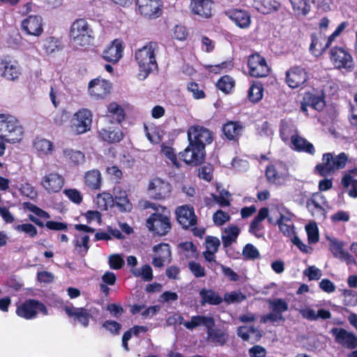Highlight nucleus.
I'll use <instances>...</instances> for the list:
<instances>
[{"label":"nucleus","instance_id":"nucleus-1","mask_svg":"<svg viewBox=\"0 0 357 357\" xmlns=\"http://www.w3.org/2000/svg\"><path fill=\"white\" fill-rule=\"evenodd\" d=\"M158 45L155 42H149L142 48L136 50L135 58L139 66V75L145 79L153 70L158 69L155 54Z\"/></svg>","mask_w":357,"mask_h":357},{"label":"nucleus","instance_id":"nucleus-2","mask_svg":"<svg viewBox=\"0 0 357 357\" xmlns=\"http://www.w3.org/2000/svg\"><path fill=\"white\" fill-rule=\"evenodd\" d=\"M152 205L155 212L146 219V226L154 235L165 236L172 229L170 211L165 206Z\"/></svg>","mask_w":357,"mask_h":357},{"label":"nucleus","instance_id":"nucleus-3","mask_svg":"<svg viewBox=\"0 0 357 357\" xmlns=\"http://www.w3.org/2000/svg\"><path fill=\"white\" fill-rule=\"evenodd\" d=\"M69 36L76 45L82 47L91 45L95 38L93 30L84 18L77 19L72 23Z\"/></svg>","mask_w":357,"mask_h":357},{"label":"nucleus","instance_id":"nucleus-4","mask_svg":"<svg viewBox=\"0 0 357 357\" xmlns=\"http://www.w3.org/2000/svg\"><path fill=\"white\" fill-rule=\"evenodd\" d=\"M23 134V127L17 119L10 114H0V135L8 143L20 142Z\"/></svg>","mask_w":357,"mask_h":357},{"label":"nucleus","instance_id":"nucleus-5","mask_svg":"<svg viewBox=\"0 0 357 357\" xmlns=\"http://www.w3.org/2000/svg\"><path fill=\"white\" fill-rule=\"evenodd\" d=\"M348 156L342 152L335 157L331 153H326L322 155V162L315 166V170L321 176H327L336 170L343 169L347 162Z\"/></svg>","mask_w":357,"mask_h":357},{"label":"nucleus","instance_id":"nucleus-6","mask_svg":"<svg viewBox=\"0 0 357 357\" xmlns=\"http://www.w3.org/2000/svg\"><path fill=\"white\" fill-rule=\"evenodd\" d=\"M329 59L335 68L352 72L355 68L353 56L346 47L334 46L328 52Z\"/></svg>","mask_w":357,"mask_h":357},{"label":"nucleus","instance_id":"nucleus-7","mask_svg":"<svg viewBox=\"0 0 357 357\" xmlns=\"http://www.w3.org/2000/svg\"><path fill=\"white\" fill-rule=\"evenodd\" d=\"M309 79L308 72L301 66H293L285 72L284 82L291 89H304Z\"/></svg>","mask_w":357,"mask_h":357},{"label":"nucleus","instance_id":"nucleus-8","mask_svg":"<svg viewBox=\"0 0 357 357\" xmlns=\"http://www.w3.org/2000/svg\"><path fill=\"white\" fill-rule=\"evenodd\" d=\"M93 114L91 110L82 108L76 112L70 121V130L75 135H82L91 128Z\"/></svg>","mask_w":357,"mask_h":357},{"label":"nucleus","instance_id":"nucleus-9","mask_svg":"<svg viewBox=\"0 0 357 357\" xmlns=\"http://www.w3.org/2000/svg\"><path fill=\"white\" fill-rule=\"evenodd\" d=\"M38 312H42L44 315L48 314L45 304L35 299H26L16 307L17 315L27 320L36 318Z\"/></svg>","mask_w":357,"mask_h":357},{"label":"nucleus","instance_id":"nucleus-10","mask_svg":"<svg viewBox=\"0 0 357 357\" xmlns=\"http://www.w3.org/2000/svg\"><path fill=\"white\" fill-rule=\"evenodd\" d=\"M22 75V67L13 56L6 54L0 56V76L9 81H17Z\"/></svg>","mask_w":357,"mask_h":357},{"label":"nucleus","instance_id":"nucleus-11","mask_svg":"<svg viewBox=\"0 0 357 357\" xmlns=\"http://www.w3.org/2000/svg\"><path fill=\"white\" fill-rule=\"evenodd\" d=\"M188 139L198 149L205 151L206 145L211 144L213 141V132L202 126L194 125L188 130Z\"/></svg>","mask_w":357,"mask_h":357},{"label":"nucleus","instance_id":"nucleus-12","mask_svg":"<svg viewBox=\"0 0 357 357\" xmlns=\"http://www.w3.org/2000/svg\"><path fill=\"white\" fill-rule=\"evenodd\" d=\"M248 72L253 77H266L271 71L266 59L258 52L251 54L248 57Z\"/></svg>","mask_w":357,"mask_h":357},{"label":"nucleus","instance_id":"nucleus-13","mask_svg":"<svg viewBox=\"0 0 357 357\" xmlns=\"http://www.w3.org/2000/svg\"><path fill=\"white\" fill-rule=\"evenodd\" d=\"M265 175L268 183L281 184L288 176L289 169L284 162L279 161L267 165Z\"/></svg>","mask_w":357,"mask_h":357},{"label":"nucleus","instance_id":"nucleus-14","mask_svg":"<svg viewBox=\"0 0 357 357\" xmlns=\"http://www.w3.org/2000/svg\"><path fill=\"white\" fill-rule=\"evenodd\" d=\"M172 187L165 180L156 177L149 183L148 190L154 199H165L171 196Z\"/></svg>","mask_w":357,"mask_h":357},{"label":"nucleus","instance_id":"nucleus-15","mask_svg":"<svg viewBox=\"0 0 357 357\" xmlns=\"http://www.w3.org/2000/svg\"><path fill=\"white\" fill-rule=\"evenodd\" d=\"M179 157L185 164L197 166L204 160L205 151L198 149L190 140L184 151L179 153Z\"/></svg>","mask_w":357,"mask_h":357},{"label":"nucleus","instance_id":"nucleus-16","mask_svg":"<svg viewBox=\"0 0 357 357\" xmlns=\"http://www.w3.org/2000/svg\"><path fill=\"white\" fill-rule=\"evenodd\" d=\"M331 333L335 342L344 348L354 349L357 347V336L343 328H333Z\"/></svg>","mask_w":357,"mask_h":357},{"label":"nucleus","instance_id":"nucleus-17","mask_svg":"<svg viewBox=\"0 0 357 357\" xmlns=\"http://www.w3.org/2000/svg\"><path fill=\"white\" fill-rule=\"evenodd\" d=\"M63 310L69 318L73 319L75 323L84 328L89 326L90 319L93 317L91 310L86 307H75L71 304L64 306Z\"/></svg>","mask_w":357,"mask_h":357},{"label":"nucleus","instance_id":"nucleus-18","mask_svg":"<svg viewBox=\"0 0 357 357\" xmlns=\"http://www.w3.org/2000/svg\"><path fill=\"white\" fill-rule=\"evenodd\" d=\"M112 84L100 77L91 79L89 83L88 91L95 99H103L110 93Z\"/></svg>","mask_w":357,"mask_h":357},{"label":"nucleus","instance_id":"nucleus-19","mask_svg":"<svg viewBox=\"0 0 357 357\" xmlns=\"http://www.w3.org/2000/svg\"><path fill=\"white\" fill-rule=\"evenodd\" d=\"M176 218L178 223L185 229L196 226L197 217L195 215L194 207L190 205L178 206L176 211Z\"/></svg>","mask_w":357,"mask_h":357},{"label":"nucleus","instance_id":"nucleus-20","mask_svg":"<svg viewBox=\"0 0 357 357\" xmlns=\"http://www.w3.org/2000/svg\"><path fill=\"white\" fill-rule=\"evenodd\" d=\"M344 243L336 238H328V249L335 258L345 261L348 265H356L353 255L344 250Z\"/></svg>","mask_w":357,"mask_h":357},{"label":"nucleus","instance_id":"nucleus-21","mask_svg":"<svg viewBox=\"0 0 357 357\" xmlns=\"http://www.w3.org/2000/svg\"><path fill=\"white\" fill-rule=\"evenodd\" d=\"M243 124L240 121H227L222 126V139L229 142H238L243 135Z\"/></svg>","mask_w":357,"mask_h":357},{"label":"nucleus","instance_id":"nucleus-22","mask_svg":"<svg viewBox=\"0 0 357 357\" xmlns=\"http://www.w3.org/2000/svg\"><path fill=\"white\" fill-rule=\"evenodd\" d=\"M22 29L28 35L40 36L43 32L42 17L37 15L28 16L22 22Z\"/></svg>","mask_w":357,"mask_h":357},{"label":"nucleus","instance_id":"nucleus-23","mask_svg":"<svg viewBox=\"0 0 357 357\" xmlns=\"http://www.w3.org/2000/svg\"><path fill=\"white\" fill-rule=\"evenodd\" d=\"M227 16L238 27L248 29L251 24V15L245 10L238 8H230L225 12Z\"/></svg>","mask_w":357,"mask_h":357},{"label":"nucleus","instance_id":"nucleus-24","mask_svg":"<svg viewBox=\"0 0 357 357\" xmlns=\"http://www.w3.org/2000/svg\"><path fill=\"white\" fill-rule=\"evenodd\" d=\"M40 185L49 193L59 192L64 185V178L59 174L52 172L43 177Z\"/></svg>","mask_w":357,"mask_h":357},{"label":"nucleus","instance_id":"nucleus-25","mask_svg":"<svg viewBox=\"0 0 357 357\" xmlns=\"http://www.w3.org/2000/svg\"><path fill=\"white\" fill-rule=\"evenodd\" d=\"M113 204L117 207L120 212H130L132 209V204L128 197V193L121 186H115L113 190Z\"/></svg>","mask_w":357,"mask_h":357},{"label":"nucleus","instance_id":"nucleus-26","mask_svg":"<svg viewBox=\"0 0 357 357\" xmlns=\"http://www.w3.org/2000/svg\"><path fill=\"white\" fill-rule=\"evenodd\" d=\"M135 3L141 15L149 17L158 16L162 6L161 0H135Z\"/></svg>","mask_w":357,"mask_h":357},{"label":"nucleus","instance_id":"nucleus-27","mask_svg":"<svg viewBox=\"0 0 357 357\" xmlns=\"http://www.w3.org/2000/svg\"><path fill=\"white\" fill-rule=\"evenodd\" d=\"M123 51V46L122 41L119 39H115L112 44L103 51L102 57L105 61L115 63L122 57Z\"/></svg>","mask_w":357,"mask_h":357},{"label":"nucleus","instance_id":"nucleus-28","mask_svg":"<svg viewBox=\"0 0 357 357\" xmlns=\"http://www.w3.org/2000/svg\"><path fill=\"white\" fill-rule=\"evenodd\" d=\"M291 149L296 152L306 153L311 155L315 153L314 145L297 133L291 136Z\"/></svg>","mask_w":357,"mask_h":357},{"label":"nucleus","instance_id":"nucleus-29","mask_svg":"<svg viewBox=\"0 0 357 357\" xmlns=\"http://www.w3.org/2000/svg\"><path fill=\"white\" fill-rule=\"evenodd\" d=\"M190 8L194 14L204 18L212 15V1L209 0H191Z\"/></svg>","mask_w":357,"mask_h":357},{"label":"nucleus","instance_id":"nucleus-30","mask_svg":"<svg viewBox=\"0 0 357 357\" xmlns=\"http://www.w3.org/2000/svg\"><path fill=\"white\" fill-rule=\"evenodd\" d=\"M201 298L200 304L204 306L206 304L211 305H218L222 303L223 298L211 289L202 288L199 292Z\"/></svg>","mask_w":357,"mask_h":357},{"label":"nucleus","instance_id":"nucleus-31","mask_svg":"<svg viewBox=\"0 0 357 357\" xmlns=\"http://www.w3.org/2000/svg\"><path fill=\"white\" fill-rule=\"evenodd\" d=\"M98 137L109 144L118 143L123 138V133L120 129L102 128L98 132Z\"/></svg>","mask_w":357,"mask_h":357},{"label":"nucleus","instance_id":"nucleus-32","mask_svg":"<svg viewBox=\"0 0 357 357\" xmlns=\"http://www.w3.org/2000/svg\"><path fill=\"white\" fill-rule=\"evenodd\" d=\"M268 208L263 207L258 211L257 215L254 218L249 226V232L257 237H261L262 234H259V231L264 229L261 222L268 218Z\"/></svg>","mask_w":357,"mask_h":357},{"label":"nucleus","instance_id":"nucleus-33","mask_svg":"<svg viewBox=\"0 0 357 357\" xmlns=\"http://www.w3.org/2000/svg\"><path fill=\"white\" fill-rule=\"evenodd\" d=\"M326 37L321 32L312 33L311 34V43L309 47L310 52L314 56L321 55L328 47H325Z\"/></svg>","mask_w":357,"mask_h":357},{"label":"nucleus","instance_id":"nucleus-34","mask_svg":"<svg viewBox=\"0 0 357 357\" xmlns=\"http://www.w3.org/2000/svg\"><path fill=\"white\" fill-rule=\"evenodd\" d=\"M183 326L189 330H193L200 326H204L207 329L208 326H215V320L211 317L196 315L192 316L190 321L184 322Z\"/></svg>","mask_w":357,"mask_h":357},{"label":"nucleus","instance_id":"nucleus-35","mask_svg":"<svg viewBox=\"0 0 357 357\" xmlns=\"http://www.w3.org/2000/svg\"><path fill=\"white\" fill-rule=\"evenodd\" d=\"M84 184L89 189L93 190H99L102 184V176L100 171L97 169L89 170L84 174Z\"/></svg>","mask_w":357,"mask_h":357},{"label":"nucleus","instance_id":"nucleus-36","mask_svg":"<svg viewBox=\"0 0 357 357\" xmlns=\"http://www.w3.org/2000/svg\"><path fill=\"white\" fill-rule=\"evenodd\" d=\"M214 326H208L207 328V340L218 346H224L229 335L227 332L220 329L214 328Z\"/></svg>","mask_w":357,"mask_h":357},{"label":"nucleus","instance_id":"nucleus-37","mask_svg":"<svg viewBox=\"0 0 357 357\" xmlns=\"http://www.w3.org/2000/svg\"><path fill=\"white\" fill-rule=\"evenodd\" d=\"M341 185L350 197L357 198V179L349 172L342 177Z\"/></svg>","mask_w":357,"mask_h":357},{"label":"nucleus","instance_id":"nucleus-38","mask_svg":"<svg viewBox=\"0 0 357 357\" xmlns=\"http://www.w3.org/2000/svg\"><path fill=\"white\" fill-rule=\"evenodd\" d=\"M33 147L40 155H47L52 154L54 146V144L45 138L36 137L33 142Z\"/></svg>","mask_w":357,"mask_h":357},{"label":"nucleus","instance_id":"nucleus-39","mask_svg":"<svg viewBox=\"0 0 357 357\" xmlns=\"http://www.w3.org/2000/svg\"><path fill=\"white\" fill-rule=\"evenodd\" d=\"M264 84L259 81H252L248 91V98L252 103L259 102L264 96Z\"/></svg>","mask_w":357,"mask_h":357},{"label":"nucleus","instance_id":"nucleus-40","mask_svg":"<svg viewBox=\"0 0 357 357\" xmlns=\"http://www.w3.org/2000/svg\"><path fill=\"white\" fill-rule=\"evenodd\" d=\"M303 100L307 105L317 111H321L325 107L324 97L315 95L310 91L304 93Z\"/></svg>","mask_w":357,"mask_h":357},{"label":"nucleus","instance_id":"nucleus-41","mask_svg":"<svg viewBox=\"0 0 357 357\" xmlns=\"http://www.w3.org/2000/svg\"><path fill=\"white\" fill-rule=\"evenodd\" d=\"M240 234V229L236 225H231L225 229L222 236V245L225 248L229 247L236 239Z\"/></svg>","mask_w":357,"mask_h":357},{"label":"nucleus","instance_id":"nucleus-42","mask_svg":"<svg viewBox=\"0 0 357 357\" xmlns=\"http://www.w3.org/2000/svg\"><path fill=\"white\" fill-rule=\"evenodd\" d=\"M237 335L244 341H249L250 335L255 336V340L258 341L261 337L260 331L253 326H241L238 327Z\"/></svg>","mask_w":357,"mask_h":357},{"label":"nucleus","instance_id":"nucleus-43","mask_svg":"<svg viewBox=\"0 0 357 357\" xmlns=\"http://www.w3.org/2000/svg\"><path fill=\"white\" fill-rule=\"evenodd\" d=\"M108 116L112 122L121 123L125 119L126 114L123 109L117 103L112 102L108 106Z\"/></svg>","mask_w":357,"mask_h":357},{"label":"nucleus","instance_id":"nucleus-44","mask_svg":"<svg viewBox=\"0 0 357 357\" xmlns=\"http://www.w3.org/2000/svg\"><path fill=\"white\" fill-rule=\"evenodd\" d=\"M296 15H307L311 8L310 0H289Z\"/></svg>","mask_w":357,"mask_h":357},{"label":"nucleus","instance_id":"nucleus-45","mask_svg":"<svg viewBox=\"0 0 357 357\" xmlns=\"http://www.w3.org/2000/svg\"><path fill=\"white\" fill-rule=\"evenodd\" d=\"M216 87L222 93L229 94L235 87V80L229 75H223L218 80Z\"/></svg>","mask_w":357,"mask_h":357},{"label":"nucleus","instance_id":"nucleus-46","mask_svg":"<svg viewBox=\"0 0 357 357\" xmlns=\"http://www.w3.org/2000/svg\"><path fill=\"white\" fill-rule=\"evenodd\" d=\"M61 48V41L55 37H47L43 40V50L47 54H51Z\"/></svg>","mask_w":357,"mask_h":357},{"label":"nucleus","instance_id":"nucleus-47","mask_svg":"<svg viewBox=\"0 0 357 357\" xmlns=\"http://www.w3.org/2000/svg\"><path fill=\"white\" fill-rule=\"evenodd\" d=\"M280 6V3L275 0H259L257 9L263 14H268L277 10Z\"/></svg>","mask_w":357,"mask_h":357},{"label":"nucleus","instance_id":"nucleus-48","mask_svg":"<svg viewBox=\"0 0 357 357\" xmlns=\"http://www.w3.org/2000/svg\"><path fill=\"white\" fill-rule=\"evenodd\" d=\"M96 204L101 211H107L108 208L113 206V196L109 193L98 194L96 197Z\"/></svg>","mask_w":357,"mask_h":357},{"label":"nucleus","instance_id":"nucleus-49","mask_svg":"<svg viewBox=\"0 0 357 357\" xmlns=\"http://www.w3.org/2000/svg\"><path fill=\"white\" fill-rule=\"evenodd\" d=\"M305 231L307 235L309 244L317 243L319 240L318 227L316 222H310L305 225Z\"/></svg>","mask_w":357,"mask_h":357},{"label":"nucleus","instance_id":"nucleus-50","mask_svg":"<svg viewBox=\"0 0 357 357\" xmlns=\"http://www.w3.org/2000/svg\"><path fill=\"white\" fill-rule=\"evenodd\" d=\"M268 304L271 310L278 314H282L289 308L288 303L282 298L270 300Z\"/></svg>","mask_w":357,"mask_h":357},{"label":"nucleus","instance_id":"nucleus-51","mask_svg":"<svg viewBox=\"0 0 357 357\" xmlns=\"http://www.w3.org/2000/svg\"><path fill=\"white\" fill-rule=\"evenodd\" d=\"M13 229L19 232L24 233L30 238H35L38 235L36 227L31 223H24L13 225Z\"/></svg>","mask_w":357,"mask_h":357},{"label":"nucleus","instance_id":"nucleus-52","mask_svg":"<svg viewBox=\"0 0 357 357\" xmlns=\"http://www.w3.org/2000/svg\"><path fill=\"white\" fill-rule=\"evenodd\" d=\"M132 273L135 277H142L144 281L149 282L153 280V271L150 265H143L141 269H132Z\"/></svg>","mask_w":357,"mask_h":357},{"label":"nucleus","instance_id":"nucleus-53","mask_svg":"<svg viewBox=\"0 0 357 357\" xmlns=\"http://www.w3.org/2000/svg\"><path fill=\"white\" fill-rule=\"evenodd\" d=\"M63 153L75 165H79L84 162L85 155L80 151H74L73 149H66Z\"/></svg>","mask_w":357,"mask_h":357},{"label":"nucleus","instance_id":"nucleus-54","mask_svg":"<svg viewBox=\"0 0 357 357\" xmlns=\"http://www.w3.org/2000/svg\"><path fill=\"white\" fill-rule=\"evenodd\" d=\"M187 89L192 93L193 98L196 100L203 99L206 97L204 86H200L195 82H190L187 85Z\"/></svg>","mask_w":357,"mask_h":357},{"label":"nucleus","instance_id":"nucleus-55","mask_svg":"<svg viewBox=\"0 0 357 357\" xmlns=\"http://www.w3.org/2000/svg\"><path fill=\"white\" fill-rule=\"evenodd\" d=\"M245 299L246 296L242 294L240 291H234L230 293H225L223 298V301L228 304L241 303Z\"/></svg>","mask_w":357,"mask_h":357},{"label":"nucleus","instance_id":"nucleus-56","mask_svg":"<svg viewBox=\"0 0 357 357\" xmlns=\"http://www.w3.org/2000/svg\"><path fill=\"white\" fill-rule=\"evenodd\" d=\"M242 255L245 259L253 260L260 257L259 250L251 243H248L243 247Z\"/></svg>","mask_w":357,"mask_h":357},{"label":"nucleus","instance_id":"nucleus-57","mask_svg":"<svg viewBox=\"0 0 357 357\" xmlns=\"http://www.w3.org/2000/svg\"><path fill=\"white\" fill-rule=\"evenodd\" d=\"M23 207L24 208L33 212L36 215H37L39 218L45 219L50 218V214L47 211L43 210L42 208H39L38 206L34 205L31 202H24Z\"/></svg>","mask_w":357,"mask_h":357},{"label":"nucleus","instance_id":"nucleus-58","mask_svg":"<svg viewBox=\"0 0 357 357\" xmlns=\"http://www.w3.org/2000/svg\"><path fill=\"white\" fill-rule=\"evenodd\" d=\"M188 268L193 274V275L197 278H203L206 276L205 268L202 266L199 263L191 261L188 263Z\"/></svg>","mask_w":357,"mask_h":357},{"label":"nucleus","instance_id":"nucleus-59","mask_svg":"<svg viewBox=\"0 0 357 357\" xmlns=\"http://www.w3.org/2000/svg\"><path fill=\"white\" fill-rule=\"evenodd\" d=\"M230 220V215L228 213L222 210H218L213 215V220L217 226H222Z\"/></svg>","mask_w":357,"mask_h":357},{"label":"nucleus","instance_id":"nucleus-60","mask_svg":"<svg viewBox=\"0 0 357 357\" xmlns=\"http://www.w3.org/2000/svg\"><path fill=\"white\" fill-rule=\"evenodd\" d=\"M89 236L84 235L82 237L81 241L75 239L73 241V245L77 249L79 252L84 251V254H86L90 246H89Z\"/></svg>","mask_w":357,"mask_h":357},{"label":"nucleus","instance_id":"nucleus-61","mask_svg":"<svg viewBox=\"0 0 357 357\" xmlns=\"http://www.w3.org/2000/svg\"><path fill=\"white\" fill-rule=\"evenodd\" d=\"M63 193L71 202L76 204H81L83 200L81 192L75 188L66 189Z\"/></svg>","mask_w":357,"mask_h":357},{"label":"nucleus","instance_id":"nucleus-62","mask_svg":"<svg viewBox=\"0 0 357 357\" xmlns=\"http://www.w3.org/2000/svg\"><path fill=\"white\" fill-rule=\"evenodd\" d=\"M292 132L293 130L287 123H281L279 134L282 142L284 143L289 142V139H291V136L293 135Z\"/></svg>","mask_w":357,"mask_h":357},{"label":"nucleus","instance_id":"nucleus-63","mask_svg":"<svg viewBox=\"0 0 357 357\" xmlns=\"http://www.w3.org/2000/svg\"><path fill=\"white\" fill-rule=\"evenodd\" d=\"M102 327L114 335H119L121 328V324L113 320H107L102 324Z\"/></svg>","mask_w":357,"mask_h":357},{"label":"nucleus","instance_id":"nucleus-64","mask_svg":"<svg viewBox=\"0 0 357 357\" xmlns=\"http://www.w3.org/2000/svg\"><path fill=\"white\" fill-rule=\"evenodd\" d=\"M109 264L112 269L119 270L123 266L124 260L121 255L114 254L109 257Z\"/></svg>","mask_w":357,"mask_h":357}]
</instances>
